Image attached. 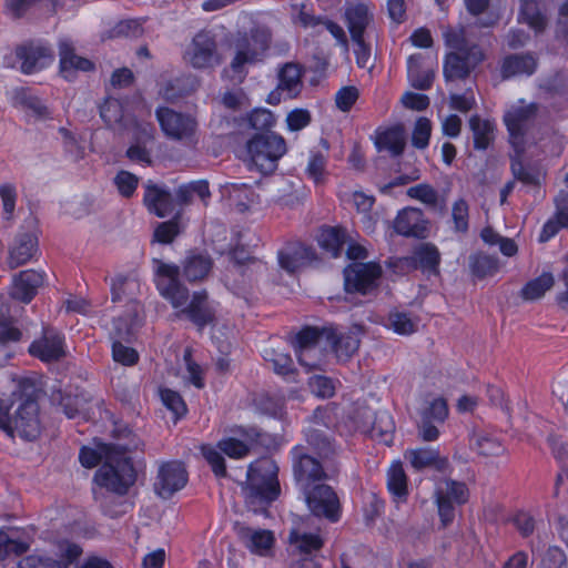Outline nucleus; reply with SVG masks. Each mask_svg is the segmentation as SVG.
<instances>
[{
  "label": "nucleus",
  "mask_w": 568,
  "mask_h": 568,
  "mask_svg": "<svg viewBox=\"0 0 568 568\" xmlns=\"http://www.w3.org/2000/svg\"><path fill=\"white\" fill-rule=\"evenodd\" d=\"M160 396L163 405L174 414L175 419H180L185 416L187 408L182 396L178 392L170 388H163L160 390Z\"/></svg>",
  "instance_id": "nucleus-59"
},
{
  "label": "nucleus",
  "mask_w": 568,
  "mask_h": 568,
  "mask_svg": "<svg viewBox=\"0 0 568 568\" xmlns=\"http://www.w3.org/2000/svg\"><path fill=\"white\" fill-rule=\"evenodd\" d=\"M517 20L528 24L536 33L545 31L548 22L545 4L540 0H520Z\"/></svg>",
  "instance_id": "nucleus-32"
},
{
  "label": "nucleus",
  "mask_w": 568,
  "mask_h": 568,
  "mask_svg": "<svg viewBox=\"0 0 568 568\" xmlns=\"http://www.w3.org/2000/svg\"><path fill=\"white\" fill-rule=\"evenodd\" d=\"M272 32L267 27L257 26L246 32L239 33L234 41V55L230 62L233 78L240 83L247 75L246 65L255 64L263 60L270 49Z\"/></svg>",
  "instance_id": "nucleus-4"
},
{
  "label": "nucleus",
  "mask_w": 568,
  "mask_h": 568,
  "mask_svg": "<svg viewBox=\"0 0 568 568\" xmlns=\"http://www.w3.org/2000/svg\"><path fill=\"white\" fill-rule=\"evenodd\" d=\"M184 59L194 69L200 70L221 64L217 34L210 29L196 32L184 52Z\"/></svg>",
  "instance_id": "nucleus-8"
},
{
  "label": "nucleus",
  "mask_w": 568,
  "mask_h": 568,
  "mask_svg": "<svg viewBox=\"0 0 568 568\" xmlns=\"http://www.w3.org/2000/svg\"><path fill=\"white\" fill-rule=\"evenodd\" d=\"M361 341L354 333H337L332 328V336L327 337V343L324 344V349L331 348L339 359H348L353 356L358 347Z\"/></svg>",
  "instance_id": "nucleus-36"
},
{
  "label": "nucleus",
  "mask_w": 568,
  "mask_h": 568,
  "mask_svg": "<svg viewBox=\"0 0 568 568\" xmlns=\"http://www.w3.org/2000/svg\"><path fill=\"white\" fill-rule=\"evenodd\" d=\"M405 458L416 470L433 468L439 473H446L449 468L448 458L440 456L439 452L433 448H416L405 453Z\"/></svg>",
  "instance_id": "nucleus-29"
},
{
  "label": "nucleus",
  "mask_w": 568,
  "mask_h": 568,
  "mask_svg": "<svg viewBox=\"0 0 568 568\" xmlns=\"http://www.w3.org/2000/svg\"><path fill=\"white\" fill-rule=\"evenodd\" d=\"M387 487L397 500H405L407 497V477L403 466L393 464L387 474Z\"/></svg>",
  "instance_id": "nucleus-49"
},
{
  "label": "nucleus",
  "mask_w": 568,
  "mask_h": 568,
  "mask_svg": "<svg viewBox=\"0 0 568 568\" xmlns=\"http://www.w3.org/2000/svg\"><path fill=\"white\" fill-rule=\"evenodd\" d=\"M345 18L347 28L353 41L364 37L365 30L372 20L368 7L364 3H357L346 9Z\"/></svg>",
  "instance_id": "nucleus-37"
},
{
  "label": "nucleus",
  "mask_w": 568,
  "mask_h": 568,
  "mask_svg": "<svg viewBox=\"0 0 568 568\" xmlns=\"http://www.w3.org/2000/svg\"><path fill=\"white\" fill-rule=\"evenodd\" d=\"M29 353L42 362H55L65 355L62 336L52 327H43L42 336L31 343Z\"/></svg>",
  "instance_id": "nucleus-20"
},
{
  "label": "nucleus",
  "mask_w": 568,
  "mask_h": 568,
  "mask_svg": "<svg viewBox=\"0 0 568 568\" xmlns=\"http://www.w3.org/2000/svg\"><path fill=\"white\" fill-rule=\"evenodd\" d=\"M19 568H67V564L50 557L30 555L19 562Z\"/></svg>",
  "instance_id": "nucleus-64"
},
{
  "label": "nucleus",
  "mask_w": 568,
  "mask_h": 568,
  "mask_svg": "<svg viewBox=\"0 0 568 568\" xmlns=\"http://www.w3.org/2000/svg\"><path fill=\"white\" fill-rule=\"evenodd\" d=\"M292 474L295 487L303 493L329 480H336L341 473V463H328L310 454L304 445H295L291 452Z\"/></svg>",
  "instance_id": "nucleus-3"
},
{
  "label": "nucleus",
  "mask_w": 568,
  "mask_h": 568,
  "mask_svg": "<svg viewBox=\"0 0 568 568\" xmlns=\"http://www.w3.org/2000/svg\"><path fill=\"white\" fill-rule=\"evenodd\" d=\"M540 89L551 95L568 97V75L556 72L542 81Z\"/></svg>",
  "instance_id": "nucleus-60"
},
{
  "label": "nucleus",
  "mask_w": 568,
  "mask_h": 568,
  "mask_svg": "<svg viewBox=\"0 0 568 568\" xmlns=\"http://www.w3.org/2000/svg\"><path fill=\"white\" fill-rule=\"evenodd\" d=\"M555 284L551 273H542L540 276L529 281L521 288V297L526 301H535L545 295Z\"/></svg>",
  "instance_id": "nucleus-48"
},
{
  "label": "nucleus",
  "mask_w": 568,
  "mask_h": 568,
  "mask_svg": "<svg viewBox=\"0 0 568 568\" xmlns=\"http://www.w3.org/2000/svg\"><path fill=\"white\" fill-rule=\"evenodd\" d=\"M308 450L312 449L317 457L328 463L338 462V447L335 440L323 429L308 427L304 430Z\"/></svg>",
  "instance_id": "nucleus-26"
},
{
  "label": "nucleus",
  "mask_w": 568,
  "mask_h": 568,
  "mask_svg": "<svg viewBox=\"0 0 568 568\" xmlns=\"http://www.w3.org/2000/svg\"><path fill=\"white\" fill-rule=\"evenodd\" d=\"M469 128L473 132L474 148L485 151L495 139V124L489 120H481L479 115H471Z\"/></svg>",
  "instance_id": "nucleus-42"
},
{
  "label": "nucleus",
  "mask_w": 568,
  "mask_h": 568,
  "mask_svg": "<svg viewBox=\"0 0 568 568\" xmlns=\"http://www.w3.org/2000/svg\"><path fill=\"white\" fill-rule=\"evenodd\" d=\"M277 260L281 268L293 274L317 262L318 256L313 246L296 241L286 243L277 252Z\"/></svg>",
  "instance_id": "nucleus-17"
},
{
  "label": "nucleus",
  "mask_w": 568,
  "mask_h": 568,
  "mask_svg": "<svg viewBox=\"0 0 568 568\" xmlns=\"http://www.w3.org/2000/svg\"><path fill=\"white\" fill-rule=\"evenodd\" d=\"M60 74L67 81H74L78 72H90L95 64L88 58L77 53L74 43L69 38H60L58 42Z\"/></svg>",
  "instance_id": "nucleus-15"
},
{
  "label": "nucleus",
  "mask_w": 568,
  "mask_h": 568,
  "mask_svg": "<svg viewBox=\"0 0 568 568\" xmlns=\"http://www.w3.org/2000/svg\"><path fill=\"white\" fill-rule=\"evenodd\" d=\"M240 434L251 443L252 447H262L268 450L275 445V437L256 426L241 428Z\"/></svg>",
  "instance_id": "nucleus-55"
},
{
  "label": "nucleus",
  "mask_w": 568,
  "mask_h": 568,
  "mask_svg": "<svg viewBox=\"0 0 568 568\" xmlns=\"http://www.w3.org/2000/svg\"><path fill=\"white\" fill-rule=\"evenodd\" d=\"M178 316H185L199 329L215 323V308L209 301L206 291L194 292L190 303L181 308Z\"/></svg>",
  "instance_id": "nucleus-21"
},
{
  "label": "nucleus",
  "mask_w": 568,
  "mask_h": 568,
  "mask_svg": "<svg viewBox=\"0 0 568 568\" xmlns=\"http://www.w3.org/2000/svg\"><path fill=\"white\" fill-rule=\"evenodd\" d=\"M278 466L271 457H262L251 463L246 480L242 484L245 506L255 514H265L280 497Z\"/></svg>",
  "instance_id": "nucleus-1"
},
{
  "label": "nucleus",
  "mask_w": 568,
  "mask_h": 568,
  "mask_svg": "<svg viewBox=\"0 0 568 568\" xmlns=\"http://www.w3.org/2000/svg\"><path fill=\"white\" fill-rule=\"evenodd\" d=\"M144 324V310L138 301H130L119 316L113 318L114 337L126 343L136 338L139 329Z\"/></svg>",
  "instance_id": "nucleus-18"
},
{
  "label": "nucleus",
  "mask_w": 568,
  "mask_h": 568,
  "mask_svg": "<svg viewBox=\"0 0 568 568\" xmlns=\"http://www.w3.org/2000/svg\"><path fill=\"white\" fill-rule=\"evenodd\" d=\"M290 542L298 550V556H316L323 545V538L317 534L300 532L293 530L290 534Z\"/></svg>",
  "instance_id": "nucleus-43"
},
{
  "label": "nucleus",
  "mask_w": 568,
  "mask_h": 568,
  "mask_svg": "<svg viewBox=\"0 0 568 568\" xmlns=\"http://www.w3.org/2000/svg\"><path fill=\"white\" fill-rule=\"evenodd\" d=\"M434 496L442 526L446 528L455 519L456 506L468 501L469 491L465 483L448 478L437 484Z\"/></svg>",
  "instance_id": "nucleus-9"
},
{
  "label": "nucleus",
  "mask_w": 568,
  "mask_h": 568,
  "mask_svg": "<svg viewBox=\"0 0 568 568\" xmlns=\"http://www.w3.org/2000/svg\"><path fill=\"white\" fill-rule=\"evenodd\" d=\"M326 156L320 151H311L305 173L308 179L313 180L316 184L324 181L326 175Z\"/></svg>",
  "instance_id": "nucleus-54"
},
{
  "label": "nucleus",
  "mask_w": 568,
  "mask_h": 568,
  "mask_svg": "<svg viewBox=\"0 0 568 568\" xmlns=\"http://www.w3.org/2000/svg\"><path fill=\"white\" fill-rule=\"evenodd\" d=\"M187 483V471L181 462L163 463L158 470L153 484L154 491L163 499L171 498L176 491L184 488Z\"/></svg>",
  "instance_id": "nucleus-14"
},
{
  "label": "nucleus",
  "mask_w": 568,
  "mask_h": 568,
  "mask_svg": "<svg viewBox=\"0 0 568 568\" xmlns=\"http://www.w3.org/2000/svg\"><path fill=\"white\" fill-rule=\"evenodd\" d=\"M523 153L524 151L515 150V154L510 155V171L514 181H519L529 186H539L541 183L540 170L535 164L525 163Z\"/></svg>",
  "instance_id": "nucleus-35"
},
{
  "label": "nucleus",
  "mask_w": 568,
  "mask_h": 568,
  "mask_svg": "<svg viewBox=\"0 0 568 568\" xmlns=\"http://www.w3.org/2000/svg\"><path fill=\"white\" fill-rule=\"evenodd\" d=\"M240 536L245 546L257 555H265L274 544V536L270 530L246 527L241 529Z\"/></svg>",
  "instance_id": "nucleus-39"
},
{
  "label": "nucleus",
  "mask_w": 568,
  "mask_h": 568,
  "mask_svg": "<svg viewBox=\"0 0 568 568\" xmlns=\"http://www.w3.org/2000/svg\"><path fill=\"white\" fill-rule=\"evenodd\" d=\"M20 403L10 416L7 433L18 435L26 440H34L41 432L38 398L40 389L31 379H22L19 384Z\"/></svg>",
  "instance_id": "nucleus-5"
},
{
  "label": "nucleus",
  "mask_w": 568,
  "mask_h": 568,
  "mask_svg": "<svg viewBox=\"0 0 568 568\" xmlns=\"http://www.w3.org/2000/svg\"><path fill=\"white\" fill-rule=\"evenodd\" d=\"M247 124L255 133H275L272 128L276 119L274 114L265 108H256L246 115Z\"/></svg>",
  "instance_id": "nucleus-50"
},
{
  "label": "nucleus",
  "mask_w": 568,
  "mask_h": 568,
  "mask_svg": "<svg viewBox=\"0 0 568 568\" xmlns=\"http://www.w3.org/2000/svg\"><path fill=\"white\" fill-rule=\"evenodd\" d=\"M37 237L30 233H22L17 236L14 246L10 250L9 266L16 268L26 264L37 250Z\"/></svg>",
  "instance_id": "nucleus-38"
},
{
  "label": "nucleus",
  "mask_w": 568,
  "mask_h": 568,
  "mask_svg": "<svg viewBox=\"0 0 568 568\" xmlns=\"http://www.w3.org/2000/svg\"><path fill=\"white\" fill-rule=\"evenodd\" d=\"M252 163L263 174L277 169L278 160L286 153L285 139L277 133H254L246 142Z\"/></svg>",
  "instance_id": "nucleus-6"
},
{
  "label": "nucleus",
  "mask_w": 568,
  "mask_h": 568,
  "mask_svg": "<svg viewBox=\"0 0 568 568\" xmlns=\"http://www.w3.org/2000/svg\"><path fill=\"white\" fill-rule=\"evenodd\" d=\"M432 134V122L427 118H418L412 134V144L419 150L428 146Z\"/></svg>",
  "instance_id": "nucleus-62"
},
{
  "label": "nucleus",
  "mask_w": 568,
  "mask_h": 568,
  "mask_svg": "<svg viewBox=\"0 0 568 568\" xmlns=\"http://www.w3.org/2000/svg\"><path fill=\"white\" fill-rule=\"evenodd\" d=\"M303 69L295 62H286L278 71V89L288 92L298 91L302 85Z\"/></svg>",
  "instance_id": "nucleus-46"
},
{
  "label": "nucleus",
  "mask_w": 568,
  "mask_h": 568,
  "mask_svg": "<svg viewBox=\"0 0 568 568\" xmlns=\"http://www.w3.org/2000/svg\"><path fill=\"white\" fill-rule=\"evenodd\" d=\"M16 54L22 61L21 70L24 73H32L53 61L51 49L42 43L30 42L19 45Z\"/></svg>",
  "instance_id": "nucleus-24"
},
{
  "label": "nucleus",
  "mask_w": 568,
  "mask_h": 568,
  "mask_svg": "<svg viewBox=\"0 0 568 568\" xmlns=\"http://www.w3.org/2000/svg\"><path fill=\"white\" fill-rule=\"evenodd\" d=\"M375 146L378 152L386 151L392 158L400 156L406 146L404 126L396 124L384 131H377Z\"/></svg>",
  "instance_id": "nucleus-31"
},
{
  "label": "nucleus",
  "mask_w": 568,
  "mask_h": 568,
  "mask_svg": "<svg viewBox=\"0 0 568 568\" xmlns=\"http://www.w3.org/2000/svg\"><path fill=\"white\" fill-rule=\"evenodd\" d=\"M347 242L346 230L341 226H327L322 229L318 236L320 246L332 257H338Z\"/></svg>",
  "instance_id": "nucleus-40"
},
{
  "label": "nucleus",
  "mask_w": 568,
  "mask_h": 568,
  "mask_svg": "<svg viewBox=\"0 0 568 568\" xmlns=\"http://www.w3.org/2000/svg\"><path fill=\"white\" fill-rule=\"evenodd\" d=\"M21 336V331L12 324V321L0 314V353L8 356L6 348L12 343H18Z\"/></svg>",
  "instance_id": "nucleus-58"
},
{
  "label": "nucleus",
  "mask_w": 568,
  "mask_h": 568,
  "mask_svg": "<svg viewBox=\"0 0 568 568\" xmlns=\"http://www.w3.org/2000/svg\"><path fill=\"white\" fill-rule=\"evenodd\" d=\"M213 267V260L206 252L191 250L182 262L183 277L190 283H196L205 280Z\"/></svg>",
  "instance_id": "nucleus-27"
},
{
  "label": "nucleus",
  "mask_w": 568,
  "mask_h": 568,
  "mask_svg": "<svg viewBox=\"0 0 568 568\" xmlns=\"http://www.w3.org/2000/svg\"><path fill=\"white\" fill-rule=\"evenodd\" d=\"M16 102L33 112L38 118H47L50 112L48 106L36 95L31 93L29 89L21 88L16 91Z\"/></svg>",
  "instance_id": "nucleus-52"
},
{
  "label": "nucleus",
  "mask_w": 568,
  "mask_h": 568,
  "mask_svg": "<svg viewBox=\"0 0 568 568\" xmlns=\"http://www.w3.org/2000/svg\"><path fill=\"white\" fill-rule=\"evenodd\" d=\"M90 397L87 393L79 390H69L60 393V406L68 418H74L81 414H84L85 406L89 403Z\"/></svg>",
  "instance_id": "nucleus-44"
},
{
  "label": "nucleus",
  "mask_w": 568,
  "mask_h": 568,
  "mask_svg": "<svg viewBox=\"0 0 568 568\" xmlns=\"http://www.w3.org/2000/svg\"><path fill=\"white\" fill-rule=\"evenodd\" d=\"M155 114L162 131L168 138L187 142L193 140L197 129V122L193 116L170 108H159Z\"/></svg>",
  "instance_id": "nucleus-12"
},
{
  "label": "nucleus",
  "mask_w": 568,
  "mask_h": 568,
  "mask_svg": "<svg viewBox=\"0 0 568 568\" xmlns=\"http://www.w3.org/2000/svg\"><path fill=\"white\" fill-rule=\"evenodd\" d=\"M44 275L34 270L20 272L13 280L11 296L23 303H29L43 284Z\"/></svg>",
  "instance_id": "nucleus-30"
},
{
  "label": "nucleus",
  "mask_w": 568,
  "mask_h": 568,
  "mask_svg": "<svg viewBox=\"0 0 568 568\" xmlns=\"http://www.w3.org/2000/svg\"><path fill=\"white\" fill-rule=\"evenodd\" d=\"M407 195L412 199L418 200L426 205L437 210L444 214L446 210L445 202H439L437 191L427 183L414 185L407 190Z\"/></svg>",
  "instance_id": "nucleus-47"
},
{
  "label": "nucleus",
  "mask_w": 568,
  "mask_h": 568,
  "mask_svg": "<svg viewBox=\"0 0 568 568\" xmlns=\"http://www.w3.org/2000/svg\"><path fill=\"white\" fill-rule=\"evenodd\" d=\"M202 455L212 468L216 477L226 476V465L223 453L216 447L203 445L201 448Z\"/></svg>",
  "instance_id": "nucleus-61"
},
{
  "label": "nucleus",
  "mask_w": 568,
  "mask_h": 568,
  "mask_svg": "<svg viewBox=\"0 0 568 568\" xmlns=\"http://www.w3.org/2000/svg\"><path fill=\"white\" fill-rule=\"evenodd\" d=\"M382 267L376 263H353L344 270V287L347 293L369 294L378 286Z\"/></svg>",
  "instance_id": "nucleus-11"
},
{
  "label": "nucleus",
  "mask_w": 568,
  "mask_h": 568,
  "mask_svg": "<svg viewBox=\"0 0 568 568\" xmlns=\"http://www.w3.org/2000/svg\"><path fill=\"white\" fill-rule=\"evenodd\" d=\"M473 447L485 457L500 456L505 452L503 444L488 435H477L474 438Z\"/></svg>",
  "instance_id": "nucleus-56"
},
{
  "label": "nucleus",
  "mask_w": 568,
  "mask_h": 568,
  "mask_svg": "<svg viewBox=\"0 0 568 568\" xmlns=\"http://www.w3.org/2000/svg\"><path fill=\"white\" fill-rule=\"evenodd\" d=\"M139 281L130 275H118L112 282V301L128 304L130 301H136L134 295L139 291Z\"/></svg>",
  "instance_id": "nucleus-45"
},
{
  "label": "nucleus",
  "mask_w": 568,
  "mask_h": 568,
  "mask_svg": "<svg viewBox=\"0 0 568 568\" xmlns=\"http://www.w3.org/2000/svg\"><path fill=\"white\" fill-rule=\"evenodd\" d=\"M182 232L180 214H175L171 220L161 222L154 230L153 239L161 244H170Z\"/></svg>",
  "instance_id": "nucleus-53"
},
{
  "label": "nucleus",
  "mask_w": 568,
  "mask_h": 568,
  "mask_svg": "<svg viewBox=\"0 0 568 568\" xmlns=\"http://www.w3.org/2000/svg\"><path fill=\"white\" fill-rule=\"evenodd\" d=\"M145 19H125L119 21L113 28L109 29V38H134L143 36V23Z\"/></svg>",
  "instance_id": "nucleus-51"
},
{
  "label": "nucleus",
  "mask_w": 568,
  "mask_h": 568,
  "mask_svg": "<svg viewBox=\"0 0 568 568\" xmlns=\"http://www.w3.org/2000/svg\"><path fill=\"white\" fill-rule=\"evenodd\" d=\"M308 511L315 518L329 524H337L343 516V505L337 491L331 485L323 483L300 493Z\"/></svg>",
  "instance_id": "nucleus-7"
},
{
  "label": "nucleus",
  "mask_w": 568,
  "mask_h": 568,
  "mask_svg": "<svg viewBox=\"0 0 568 568\" xmlns=\"http://www.w3.org/2000/svg\"><path fill=\"white\" fill-rule=\"evenodd\" d=\"M328 336H332V327L318 328L306 326L295 335L294 348L298 363L305 366L307 371L314 369L316 365L306 361V354L316 347L324 349V344L327 343Z\"/></svg>",
  "instance_id": "nucleus-19"
},
{
  "label": "nucleus",
  "mask_w": 568,
  "mask_h": 568,
  "mask_svg": "<svg viewBox=\"0 0 568 568\" xmlns=\"http://www.w3.org/2000/svg\"><path fill=\"white\" fill-rule=\"evenodd\" d=\"M222 196L227 197L231 204L235 205L237 211L245 212L250 204L254 202L255 193L252 186L247 184L230 183L222 186Z\"/></svg>",
  "instance_id": "nucleus-41"
},
{
  "label": "nucleus",
  "mask_w": 568,
  "mask_h": 568,
  "mask_svg": "<svg viewBox=\"0 0 568 568\" xmlns=\"http://www.w3.org/2000/svg\"><path fill=\"white\" fill-rule=\"evenodd\" d=\"M112 425L111 436L114 440L110 443L113 447L112 453L129 454L140 447L141 440L129 424L122 420H113Z\"/></svg>",
  "instance_id": "nucleus-34"
},
{
  "label": "nucleus",
  "mask_w": 568,
  "mask_h": 568,
  "mask_svg": "<svg viewBox=\"0 0 568 568\" xmlns=\"http://www.w3.org/2000/svg\"><path fill=\"white\" fill-rule=\"evenodd\" d=\"M452 219L455 232L466 233L468 231L469 206L465 199H459L453 204Z\"/></svg>",
  "instance_id": "nucleus-63"
},
{
  "label": "nucleus",
  "mask_w": 568,
  "mask_h": 568,
  "mask_svg": "<svg viewBox=\"0 0 568 568\" xmlns=\"http://www.w3.org/2000/svg\"><path fill=\"white\" fill-rule=\"evenodd\" d=\"M538 59L532 52L506 55L500 63V77L508 80L519 75H531L536 72Z\"/></svg>",
  "instance_id": "nucleus-28"
},
{
  "label": "nucleus",
  "mask_w": 568,
  "mask_h": 568,
  "mask_svg": "<svg viewBox=\"0 0 568 568\" xmlns=\"http://www.w3.org/2000/svg\"><path fill=\"white\" fill-rule=\"evenodd\" d=\"M425 55L423 53L412 54L407 60V75L410 85L417 90H429L435 79L433 69H424Z\"/></svg>",
  "instance_id": "nucleus-33"
},
{
  "label": "nucleus",
  "mask_w": 568,
  "mask_h": 568,
  "mask_svg": "<svg viewBox=\"0 0 568 568\" xmlns=\"http://www.w3.org/2000/svg\"><path fill=\"white\" fill-rule=\"evenodd\" d=\"M402 262L413 270H420L428 276L439 274L440 253L432 243H420L412 255L403 257Z\"/></svg>",
  "instance_id": "nucleus-22"
},
{
  "label": "nucleus",
  "mask_w": 568,
  "mask_h": 568,
  "mask_svg": "<svg viewBox=\"0 0 568 568\" xmlns=\"http://www.w3.org/2000/svg\"><path fill=\"white\" fill-rule=\"evenodd\" d=\"M469 266L471 273L479 278L493 274L498 268L497 260L486 254L471 255Z\"/></svg>",
  "instance_id": "nucleus-57"
},
{
  "label": "nucleus",
  "mask_w": 568,
  "mask_h": 568,
  "mask_svg": "<svg viewBox=\"0 0 568 568\" xmlns=\"http://www.w3.org/2000/svg\"><path fill=\"white\" fill-rule=\"evenodd\" d=\"M158 276L168 281H160L158 288L161 295L166 298L174 308L185 307L190 297L189 290L180 282V266L164 263L161 260H153Z\"/></svg>",
  "instance_id": "nucleus-10"
},
{
  "label": "nucleus",
  "mask_w": 568,
  "mask_h": 568,
  "mask_svg": "<svg viewBox=\"0 0 568 568\" xmlns=\"http://www.w3.org/2000/svg\"><path fill=\"white\" fill-rule=\"evenodd\" d=\"M393 227L399 235L424 239L427 233V221L420 209L408 206L398 212Z\"/></svg>",
  "instance_id": "nucleus-23"
},
{
  "label": "nucleus",
  "mask_w": 568,
  "mask_h": 568,
  "mask_svg": "<svg viewBox=\"0 0 568 568\" xmlns=\"http://www.w3.org/2000/svg\"><path fill=\"white\" fill-rule=\"evenodd\" d=\"M534 104L518 106L509 110L504 115V122L509 133V142L515 150L524 151L525 135L536 116Z\"/></svg>",
  "instance_id": "nucleus-16"
},
{
  "label": "nucleus",
  "mask_w": 568,
  "mask_h": 568,
  "mask_svg": "<svg viewBox=\"0 0 568 568\" xmlns=\"http://www.w3.org/2000/svg\"><path fill=\"white\" fill-rule=\"evenodd\" d=\"M485 54L479 45L473 44L464 53L449 52L446 54L443 74L447 82L465 80L470 72L480 64Z\"/></svg>",
  "instance_id": "nucleus-13"
},
{
  "label": "nucleus",
  "mask_w": 568,
  "mask_h": 568,
  "mask_svg": "<svg viewBox=\"0 0 568 568\" xmlns=\"http://www.w3.org/2000/svg\"><path fill=\"white\" fill-rule=\"evenodd\" d=\"M144 189L143 204L150 213L159 217H165L173 212V196L166 187L159 186L149 180L144 184Z\"/></svg>",
  "instance_id": "nucleus-25"
},
{
  "label": "nucleus",
  "mask_w": 568,
  "mask_h": 568,
  "mask_svg": "<svg viewBox=\"0 0 568 568\" xmlns=\"http://www.w3.org/2000/svg\"><path fill=\"white\" fill-rule=\"evenodd\" d=\"M109 444V516L129 513L134 503L131 491L138 480V470L128 454L112 453Z\"/></svg>",
  "instance_id": "nucleus-2"
}]
</instances>
